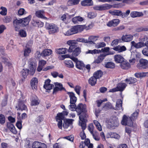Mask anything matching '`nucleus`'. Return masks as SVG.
<instances>
[{
  "label": "nucleus",
  "mask_w": 148,
  "mask_h": 148,
  "mask_svg": "<svg viewBox=\"0 0 148 148\" xmlns=\"http://www.w3.org/2000/svg\"><path fill=\"white\" fill-rule=\"evenodd\" d=\"M88 43V41L87 39H85L84 38H78L75 40H69L68 41L67 43L70 45L69 49L68 52H72L73 49L75 47L78 46H82V44H79L78 42Z\"/></svg>",
  "instance_id": "1"
},
{
  "label": "nucleus",
  "mask_w": 148,
  "mask_h": 148,
  "mask_svg": "<svg viewBox=\"0 0 148 148\" xmlns=\"http://www.w3.org/2000/svg\"><path fill=\"white\" fill-rule=\"evenodd\" d=\"M68 113L67 112H63L62 113H58L56 117V120L58 122V127L62 129V120H64V115H67Z\"/></svg>",
  "instance_id": "2"
},
{
  "label": "nucleus",
  "mask_w": 148,
  "mask_h": 148,
  "mask_svg": "<svg viewBox=\"0 0 148 148\" xmlns=\"http://www.w3.org/2000/svg\"><path fill=\"white\" fill-rule=\"evenodd\" d=\"M45 27L49 30V34H52L56 33L59 31L58 28L54 24L46 23Z\"/></svg>",
  "instance_id": "3"
},
{
  "label": "nucleus",
  "mask_w": 148,
  "mask_h": 148,
  "mask_svg": "<svg viewBox=\"0 0 148 148\" xmlns=\"http://www.w3.org/2000/svg\"><path fill=\"white\" fill-rule=\"evenodd\" d=\"M93 26V25L92 23H90L87 26L85 25H77L74 26V27L77 34L82 32L84 29L87 30L91 29L92 27Z\"/></svg>",
  "instance_id": "4"
},
{
  "label": "nucleus",
  "mask_w": 148,
  "mask_h": 148,
  "mask_svg": "<svg viewBox=\"0 0 148 148\" xmlns=\"http://www.w3.org/2000/svg\"><path fill=\"white\" fill-rule=\"evenodd\" d=\"M121 124L125 126L128 125L130 127H132L133 125V121L130 118L124 114L123 116Z\"/></svg>",
  "instance_id": "5"
},
{
  "label": "nucleus",
  "mask_w": 148,
  "mask_h": 148,
  "mask_svg": "<svg viewBox=\"0 0 148 148\" xmlns=\"http://www.w3.org/2000/svg\"><path fill=\"white\" fill-rule=\"evenodd\" d=\"M137 67L139 69H145L148 68V60L141 58L137 65Z\"/></svg>",
  "instance_id": "6"
},
{
  "label": "nucleus",
  "mask_w": 148,
  "mask_h": 148,
  "mask_svg": "<svg viewBox=\"0 0 148 148\" xmlns=\"http://www.w3.org/2000/svg\"><path fill=\"white\" fill-rule=\"evenodd\" d=\"M81 50L80 47H76L74 48L73 51L72 56L68 55H66L62 56V57H64L65 58H70V57H75L78 56L81 53Z\"/></svg>",
  "instance_id": "7"
},
{
  "label": "nucleus",
  "mask_w": 148,
  "mask_h": 148,
  "mask_svg": "<svg viewBox=\"0 0 148 148\" xmlns=\"http://www.w3.org/2000/svg\"><path fill=\"white\" fill-rule=\"evenodd\" d=\"M55 87L54 88L53 93L56 94L59 91L66 90L65 88L63 87L62 84L61 83L55 82L54 83Z\"/></svg>",
  "instance_id": "8"
},
{
  "label": "nucleus",
  "mask_w": 148,
  "mask_h": 148,
  "mask_svg": "<svg viewBox=\"0 0 148 148\" xmlns=\"http://www.w3.org/2000/svg\"><path fill=\"white\" fill-rule=\"evenodd\" d=\"M86 105L80 103L79 104L75 109V110L78 113V115H80L81 113L86 111Z\"/></svg>",
  "instance_id": "9"
},
{
  "label": "nucleus",
  "mask_w": 148,
  "mask_h": 148,
  "mask_svg": "<svg viewBox=\"0 0 148 148\" xmlns=\"http://www.w3.org/2000/svg\"><path fill=\"white\" fill-rule=\"evenodd\" d=\"M70 58L76 63V67L78 69L81 70L84 66V64L81 61H78L77 59L74 57H70Z\"/></svg>",
  "instance_id": "10"
},
{
  "label": "nucleus",
  "mask_w": 148,
  "mask_h": 148,
  "mask_svg": "<svg viewBox=\"0 0 148 148\" xmlns=\"http://www.w3.org/2000/svg\"><path fill=\"white\" fill-rule=\"evenodd\" d=\"M120 21L119 19H114L108 22L107 23V25L110 27H115L119 24Z\"/></svg>",
  "instance_id": "11"
},
{
  "label": "nucleus",
  "mask_w": 148,
  "mask_h": 148,
  "mask_svg": "<svg viewBox=\"0 0 148 148\" xmlns=\"http://www.w3.org/2000/svg\"><path fill=\"white\" fill-rule=\"evenodd\" d=\"M94 129V127L93 124L90 123L89 124L88 127V130L90 133L92 134L94 139L96 140H99V138L96 137L97 133L93 132Z\"/></svg>",
  "instance_id": "12"
},
{
  "label": "nucleus",
  "mask_w": 148,
  "mask_h": 148,
  "mask_svg": "<svg viewBox=\"0 0 148 148\" xmlns=\"http://www.w3.org/2000/svg\"><path fill=\"white\" fill-rule=\"evenodd\" d=\"M28 66L29 68H36L37 62L34 58L29 59L28 62Z\"/></svg>",
  "instance_id": "13"
},
{
  "label": "nucleus",
  "mask_w": 148,
  "mask_h": 148,
  "mask_svg": "<svg viewBox=\"0 0 148 148\" xmlns=\"http://www.w3.org/2000/svg\"><path fill=\"white\" fill-rule=\"evenodd\" d=\"M32 147V148H47L46 145L45 144L38 141L34 142Z\"/></svg>",
  "instance_id": "14"
},
{
  "label": "nucleus",
  "mask_w": 148,
  "mask_h": 148,
  "mask_svg": "<svg viewBox=\"0 0 148 148\" xmlns=\"http://www.w3.org/2000/svg\"><path fill=\"white\" fill-rule=\"evenodd\" d=\"M32 16L29 15L27 17L21 18L22 21V26L25 27L28 25L31 19Z\"/></svg>",
  "instance_id": "15"
},
{
  "label": "nucleus",
  "mask_w": 148,
  "mask_h": 148,
  "mask_svg": "<svg viewBox=\"0 0 148 148\" xmlns=\"http://www.w3.org/2000/svg\"><path fill=\"white\" fill-rule=\"evenodd\" d=\"M64 35L69 36L76 34L74 26L72 27L71 28L66 31H63Z\"/></svg>",
  "instance_id": "16"
},
{
  "label": "nucleus",
  "mask_w": 148,
  "mask_h": 148,
  "mask_svg": "<svg viewBox=\"0 0 148 148\" xmlns=\"http://www.w3.org/2000/svg\"><path fill=\"white\" fill-rule=\"evenodd\" d=\"M13 25L15 28V31H17L18 28H19L21 26H22V21L21 18L19 19H16L14 20L13 21Z\"/></svg>",
  "instance_id": "17"
},
{
  "label": "nucleus",
  "mask_w": 148,
  "mask_h": 148,
  "mask_svg": "<svg viewBox=\"0 0 148 148\" xmlns=\"http://www.w3.org/2000/svg\"><path fill=\"white\" fill-rule=\"evenodd\" d=\"M114 60L116 63H120L125 60L123 57L121 55L117 54L114 56Z\"/></svg>",
  "instance_id": "18"
},
{
  "label": "nucleus",
  "mask_w": 148,
  "mask_h": 148,
  "mask_svg": "<svg viewBox=\"0 0 148 148\" xmlns=\"http://www.w3.org/2000/svg\"><path fill=\"white\" fill-rule=\"evenodd\" d=\"M120 66L122 69L125 70H127L131 67L130 64L125 60L120 64Z\"/></svg>",
  "instance_id": "19"
},
{
  "label": "nucleus",
  "mask_w": 148,
  "mask_h": 148,
  "mask_svg": "<svg viewBox=\"0 0 148 148\" xmlns=\"http://www.w3.org/2000/svg\"><path fill=\"white\" fill-rule=\"evenodd\" d=\"M115 108H114L113 109L116 110H123L122 107V101L120 99H118L116 102Z\"/></svg>",
  "instance_id": "20"
},
{
  "label": "nucleus",
  "mask_w": 148,
  "mask_h": 148,
  "mask_svg": "<svg viewBox=\"0 0 148 148\" xmlns=\"http://www.w3.org/2000/svg\"><path fill=\"white\" fill-rule=\"evenodd\" d=\"M38 80L35 77L32 78L30 82V84L33 89L36 90L37 88Z\"/></svg>",
  "instance_id": "21"
},
{
  "label": "nucleus",
  "mask_w": 148,
  "mask_h": 148,
  "mask_svg": "<svg viewBox=\"0 0 148 148\" xmlns=\"http://www.w3.org/2000/svg\"><path fill=\"white\" fill-rule=\"evenodd\" d=\"M108 124L110 125L109 127L112 129H114L116 127H117L119 125L118 121L116 119L112 120Z\"/></svg>",
  "instance_id": "22"
},
{
  "label": "nucleus",
  "mask_w": 148,
  "mask_h": 148,
  "mask_svg": "<svg viewBox=\"0 0 148 148\" xmlns=\"http://www.w3.org/2000/svg\"><path fill=\"white\" fill-rule=\"evenodd\" d=\"M130 15L132 17L134 18L142 16H143V14L142 12L134 11L131 12Z\"/></svg>",
  "instance_id": "23"
},
{
  "label": "nucleus",
  "mask_w": 148,
  "mask_h": 148,
  "mask_svg": "<svg viewBox=\"0 0 148 148\" xmlns=\"http://www.w3.org/2000/svg\"><path fill=\"white\" fill-rule=\"evenodd\" d=\"M68 94L70 98V103H75L77 100V98L75 96V94L73 92H68Z\"/></svg>",
  "instance_id": "24"
},
{
  "label": "nucleus",
  "mask_w": 148,
  "mask_h": 148,
  "mask_svg": "<svg viewBox=\"0 0 148 148\" xmlns=\"http://www.w3.org/2000/svg\"><path fill=\"white\" fill-rule=\"evenodd\" d=\"M133 38V36L131 35H123L121 37V40L124 42H128L132 40Z\"/></svg>",
  "instance_id": "25"
},
{
  "label": "nucleus",
  "mask_w": 148,
  "mask_h": 148,
  "mask_svg": "<svg viewBox=\"0 0 148 148\" xmlns=\"http://www.w3.org/2000/svg\"><path fill=\"white\" fill-rule=\"evenodd\" d=\"M7 126L12 133L14 134L17 133V131L14 125L12 123H7Z\"/></svg>",
  "instance_id": "26"
},
{
  "label": "nucleus",
  "mask_w": 148,
  "mask_h": 148,
  "mask_svg": "<svg viewBox=\"0 0 148 148\" xmlns=\"http://www.w3.org/2000/svg\"><path fill=\"white\" fill-rule=\"evenodd\" d=\"M72 119H66L64 120L63 127L64 128H67L70 125L72 124Z\"/></svg>",
  "instance_id": "27"
},
{
  "label": "nucleus",
  "mask_w": 148,
  "mask_h": 148,
  "mask_svg": "<svg viewBox=\"0 0 148 148\" xmlns=\"http://www.w3.org/2000/svg\"><path fill=\"white\" fill-rule=\"evenodd\" d=\"M99 37V36H90L88 37V39L89 41H88V43H89L90 44H95L94 41H96L97 40Z\"/></svg>",
  "instance_id": "28"
},
{
  "label": "nucleus",
  "mask_w": 148,
  "mask_h": 148,
  "mask_svg": "<svg viewBox=\"0 0 148 148\" xmlns=\"http://www.w3.org/2000/svg\"><path fill=\"white\" fill-rule=\"evenodd\" d=\"M18 108L17 109L18 110H25L27 109L26 106L24 103L23 101H18Z\"/></svg>",
  "instance_id": "29"
},
{
  "label": "nucleus",
  "mask_w": 148,
  "mask_h": 148,
  "mask_svg": "<svg viewBox=\"0 0 148 148\" xmlns=\"http://www.w3.org/2000/svg\"><path fill=\"white\" fill-rule=\"evenodd\" d=\"M81 3L83 6H91L93 5L92 0H84L81 2Z\"/></svg>",
  "instance_id": "30"
},
{
  "label": "nucleus",
  "mask_w": 148,
  "mask_h": 148,
  "mask_svg": "<svg viewBox=\"0 0 148 148\" xmlns=\"http://www.w3.org/2000/svg\"><path fill=\"white\" fill-rule=\"evenodd\" d=\"M106 137L108 138H111L118 139L119 138V136L118 134L116 133L110 132L108 133Z\"/></svg>",
  "instance_id": "31"
},
{
  "label": "nucleus",
  "mask_w": 148,
  "mask_h": 148,
  "mask_svg": "<svg viewBox=\"0 0 148 148\" xmlns=\"http://www.w3.org/2000/svg\"><path fill=\"white\" fill-rule=\"evenodd\" d=\"M114 109V107L112 106L111 103L109 102H107L105 103L103 106L102 107V110H108L109 109Z\"/></svg>",
  "instance_id": "32"
},
{
  "label": "nucleus",
  "mask_w": 148,
  "mask_h": 148,
  "mask_svg": "<svg viewBox=\"0 0 148 148\" xmlns=\"http://www.w3.org/2000/svg\"><path fill=\"white\" fill-rule=\"evenodd\" d=\"M126 86V84L124 83H119L116 87L118 90L120 91H123Z\"/></svg>",
  "instance_id": "33"
},
{
  "label": "nucleus",
  "mask_w": 148,
  "mask_h": 148,
  "mask_svg": "<svg viewBox=\"0 0 148 148\" xmlns=\"http://www.w3.org/2000/svg\"><path fill=\"white\" fill-rule=\"evenodd\" d=\"M31 102L32 106H36L39 104L40 101L37 97L34 96L32 99Z\"/></svg>",
  "instance_id": "34"
},
{
  "label": "nucleus",
  "mask_w": 148,
  "mask_h": 148,
  "mask_svg": "<svg viewBox=\"0 0 148 148\" xmlns=\"http://www.w3.org/2000/svg\"><path fill=\"white\" fill-rule=\"evenodd\" d=\"M109 13L113 16H121L122 14V11L119 10H110L109 11Z\"/></svg>",
  "instance_id": "35"
},
{
  "label": "nucleus",
  "mask_w": 148,
  "mask_h": 148,
  "mask_svg": "<svg viewBox=\"0 0 148 148\" xmlns=\"http://www.w3.org/2000/svg\"><path fill=\"white\" fill-rule=\"evenodd\" d=\"M139 110L138 109L136 110L131 115V116L130 118L132 119V121L136 119L138 116Z\"/></svg>",
  "instance_id": "36"
},
{
  "label": "nucleus",
  "mask_w": 148,
  "mask_h": 148,
  "mask_svg": "<svg viewBox=\"0 0 148 148\" xmlns=\"http://www.w3.org/2000/svg\"><path fill=\"white\" fill-rule=\"evenodd\" d=\"M97 81L96 78L93 76L88 79V82L91 86H94L96 84Z\"/></svg>",
  "instance_id": "37"
},
{
  "label": "nucleus",
  "mask_w": 148,
  "mask_h": 148,
  "mask_svg": "<svg viewBox=\"0 0 148 148\" xmlns=\"http://www.w3.org/2000/svg\"><path fill=\"white\" fill-rule=\"evenodd\" d=\"M52 53V51L50 49H47L44 50L41 53L42 56H46L50 55Z\"/></svg>",
  "instance_id": "38"
},
{
  "label": "nucleus",
  "mask_w": 148,
  "mask_h": 148,
  "mask_svg": "<svg viewBox=\"0 0 148 148\" xmlns=\"http://www.w3.org/2000/svg\"><path fill=\"white\" fill-rule=\"evenodd\" d=\"M80 0H69L67 4L68 6L75 5L78 4Z\"/></svg>",
  "instance_id": "39"
},
{
  "label": "nucleus",
  "mask_w": 148,
  "mask_h": 148,
  "mask_svg": "<svg viewBox=\"0 0 148 148\" xmlns=\"http://www.w3.org/2000/svg\"><path fill=\"white\" fill-rule=\"evenodd\" d=\"M102 60V54H100L99 56L95 60V61L91 64V65L93 66L94 67H95L96 66V64H99L101 62Z\"/></svg>",
  "instance_id": "40"
},
{
  "label": "nucleus",
  "mask_w": 148,
  "mask_h": 148,
  "mask_svg": "<svg viewBox=\"0 0 148 148\" xmlns=\"http://www.w3.org/2000/svg\"><path fill=\"white\" fill-rule=\"evenodd\" d=\"M68 50L69 49L66 48H59L56 49V52L58 54H65L67 51H68Z\"/></svg>",
  "instance_id": "41"
},
{
  "label": "nucleus",
  "mask_w": 148,
  "mask_h": 148,
  "mask_svg": "<svg viewBox=\"0 0 148 148\" xmlns=\"http://www.w3.org/2000/svg\"><path fill=\"white\" fill-rule=\"evenodd\" d=\"M64 63L65 66L69 68H73L74 65L72 61L71 60H66L64 61Z\"/></svg>",
  "instance_id": "42"
},
{
  "label": "nucleus",
  "mask_w": 148,
  "mask_h": 148,
  "mask_svg": "<svg viewBox=\"0 0 148 148\" xmlns=\"http://www.w3.org/2000/svg\"><path fill=\"white\" fill-rule=\"evenodd\" d=\"M83 19L82 17L77 16L73 18L72 19V21L74 24H76L78 23L79 22L82 21Z\"/></svg>",
  "instance_id": "43"
},
{
  "label": "nucleus",
  "mask_w": 148,
  "mask_h": 148,
  "mask_svg": "<svg viewBox=\"0 0 148 148\" xmlns=\"http://www.w3.org/2000/svg\"><path fill=\"white\" fill-rule=\"evenodd\" d=\"M134 75L137 78L145 77L146 76H148V72L136 73Z\"/></svg>",
  "instance_id": "44"
},
{
  "label": "nucleus",
  "mask_w": 148,
  "mask_h": 148,
  "mask_svg": "<svg viewBox=\"0 0 148 148\" xmlns=\"http://www.w3.org/2000/svg\"><path fill=\"white\" fill-rule=\"evenodd\" d=\"M44 12L43 10H39L36 12L35 14L37 17L41 18H46L43 15V14Z\"/></svg>",
  "instance_id": "45"
},
{
  "label": "nucleus",
  "mask_w": 148,
  "mask_h": 148,
  "mask_svg": "<svg viewBox=\"0 0 148 148\" xmlns=\"http://www.w3.org/2000/svg\"><path fill=\"white\" fill-rule=\"evenodd\" d=\"M125 81L129 84H132L135 83L137 82V79L133 77H130L129 79H126Z\"/></svg>",
  "instance_id": "46"
},
{
  "label": "nucleus",
  "mask_w": 148,
  "mask_h": 148,
  "mask_svg": "<svg viewBox=\"0 0 148 148\" xmlns=\"http://www.w3.org/2000/svg\"><path fill=\"white\" fill-rule=\"evenodd\" d=\"M105 66L106 68L113 69L115 68V65L113 62H108L105 64Z\"/></svg>",
  "instance_id": "47"
},
{
  "label": "nucleus",
  "mask_w": 148,
  "mask_h": 148,
  "mask_svg": "<svg viewBox=\"0 0 148 148\" xmlns=\"http://www.w3.org/2000/svg\"><path fill=\"white\" fill-rule=\"evenodd\" d=\"M34 26L40 27H42L44 25L43 23L39 20H36L34 21Z\"/></svg>",
  "instance_id": "48"
},
{
  "label": "nucleus",
  "mask_w": 148,
  "mask_h": 148,
  "mask_svg": "<svg viewBox=\"0 0 148 148\" xmlns=\"http://www.w3.org/2000/svg\"><path fill=\"white\" fill-rule=\"evenodd\" d=\"M93 76L97 79L99 78L102 76V71L101 70H98L94 73Z\"/></svg>",
  "instance_id": "49"
},
{
  "label": "nucleus",
  "mask_w": 148,
  "mask_h": 148,
  "mask_svg": "<svg viewBox=\"0 0 148 148\" xmlns=\"http://www.w3.org/2000/svg\"><path fill=\"white\" fill-rule=\"evenodd\" d=\"M29 69H23L21 71L22 75L24 78H25L27 77V75L29 74Z\"/></svg>",
  "instance_id": "50"
},
{
  "label": "nucleus",
  "mask_w": 148,
  "mask_h": 148,
  "mask_svg": "<svg viewBox=\"0 0 148 148\" xmlns=\"http://www.w3.org/2000/svg\"><path fill=\"white\" fill-rule=\"evenodd\" d=\"M112 7H115V6H113L112 5L110 4H105L102 5V10H107L109 9Z\"/></svg>",
  "instance_id": "51"
},
{
  "label": "nucleus",
  "mask_w": 148,
  "mask_h": 148,
  "mask_svg": "<svg viewBox=\"0 0 148 148\" xmlns=\"http://www.w3.org/2000/svg\"><path fill=\"white\" fill-rule=\"evenodd\" d=\"M94 123L98 130L100 131L102 130L101 125L96 120L94 121Z\"/></svg>",
  "instance_id": "52"
},
{
  "label": "nucleus",
  "mask_w": 148,
  "mask_h": 148,
  "mask_svg": "<svg viewBox=\"0 0 148 148\" xmlns=\"http://www.w3.org/2000/svg\"><path fill=\"white\" fill-rule=\"evenodd\" d=\"M13 42V41L11 40L10 42V43L8 45L7 47L6 48L9 50H11V49L10 48V47H12V49H15L16 48V46L15 45H13L12 43Z\"/></svg>",
  "instance_id": "53"
},
{
  "label": "nucleus",
  "mask_w": 148,
  "mask_h": 148,
  "mask_svg": "<svg viewBox=\"0 0 148 148\" xmlns=\"http://www.w3.org/2000/svg\"><path fill=\"white\" fill-rule=\"evenodd\" d=\"M71 104L69 106V109L71 111H75L76 108L75 103H70Z\"/></svg>",
  "instance_id": "54"
},
{
  "label": "nucleus",
  "mask_w": 148,
  "mask_h": 148,
  "mask_svg": "<svg viewBox=\"0 0 148 148\" xmlns=\"http://www.w3.org/2000/svg\"><path fill=\"white\" fill-rule=\"evenodd\" d=\"M31 52V49L29 47H26L24 52V56L25 57L28 56Z\"/></svg>",
  "instance_id": "55"
},
{
  "label": "nucleus",
  "mask_w": 148,
  "mask_h": 148,
  "mask_svg": "<svg viewBox=\"0 0 148 148\" xmlns=\"http://www.w3.org/2000/svg\"><path fill=\"white\" fill-rule=\"evenodd\" d=\"M19 34L22 37H25L27 36L26 32L23 29H21L19 31Z\"/></svg>",
  "instance_id": "56"
},
{
  "label": "nucleus",
  "mask_w": 148,
  "mask_h": 148,
  "mask_svg": "<svg viewBox=\"0 0 148 148\" xmlns=\"http://www.w3.org/2000/svg\"><path fill=\"white\" fill-rule=\"evenodd\" d=\"M0 9L2 10L0 12V14L2 15L5 16L6 15L7 10L6 8L3 7H1Z\"/></svg>",
  "instance_id": "57"
},
{
  "label": "nucleus",
  "mask_w": 148,
  "mask_h": 148,
  "mask_svg": "<svg viewBox=\"0 0 148 148\" xmlns=\"http://www.w3.org/2000/svg\"><path fill=\"white\" fill-rule=\"evenodd\" d=\"M121 39L120 38L114 40L111 44V45L113 47H115L118 45L119 42H121Z\"/></svg>",
  "instance_id": "58"
},
{
  "label": "nucleus",
  "mask_w": 148,
  "mask_h": 148,
  "mask_svg": "<svg viewBox=\"0 0 148 148\" xmlns=\"http://www.w3.org/2000/svg\"><path fill=\"white\" fill-rule=\"evenodd\" d=\"M79 118L81 122H86L87 121L86 116L84 114L79 115Z\"/></svg>",
  "instance_id": "59"
},
{
  "label": "nucleus",
  "mask_w": 148,
  "mask_h": 148,
  "mask_svg": "<svg viewBox=\"0 0 148 148\" xmlns=\"http://www.w3.org/2000/svg\"><path fill=\"white\" fill-rule=\"evenodd\" d=\"M26 13V12L23 8H21L18 11V14L19 15H23Z\"/></svg>",
  "instance_id": "60"
},
{
  "label": "nucleus",
  "mask_w": 148,
  "mask_h": 148,
  "mask_svg": "<svg viewBox=\"0 0 148 148\" xmlns=\"http://www.w3.org/2000/svg\"><path fill=\"white\" fill-rule=\"evenodd\" d=\"M130 10H126L125 12L123 13L122 12V14H121V16L122 18H124L127 17L130 14Z\"/></svg>",
  "instance_id": "61"
},
{
  "label": "nucleus",
  "mask_w": 148,
  "mask_h": 148,
  "mask_svg": "<svg viewBox=\"0 0 148 148\" xmlns=\"http://www.w3.org/2000/svg\"><path fill=\"white\" fill-rule=\"evenodd\" d=\"M5 122V118L4 116L2 114L0 115V123L3 124Z\"/></svg>",
  "instance_id": "62"
},
{
  "label": "nucleus",
  "mask_w": 148,
  "mask_h": 148,
  "mask_svg": "<svg viewBox=\"0 0 148 148\" xmlns=\"http://www.w3.org/2000/svg\"><path fill=\"white\" fill-rule=\"evenodd\" d=\"M12 20L10 16L5 17L3 19V21L5 23H8L10 22Z\"/></svg>",
  "instance_id": "63"
},
{
  "label": "nucleus",
  "mask_w": 148,
  "mask_h": 148,
  "mask_svg": "<svg viewBox=\"0 0 148 148\" xmlns=\"http://www.w3.org/2000/svg\"><path fill=\"white\" fill-rule=\"evenodd\" d=\"M29 74L30 75H33L34 74L36 68H29Z\"/></svg>",
  "instance_id": "64"
}]
</instances>
